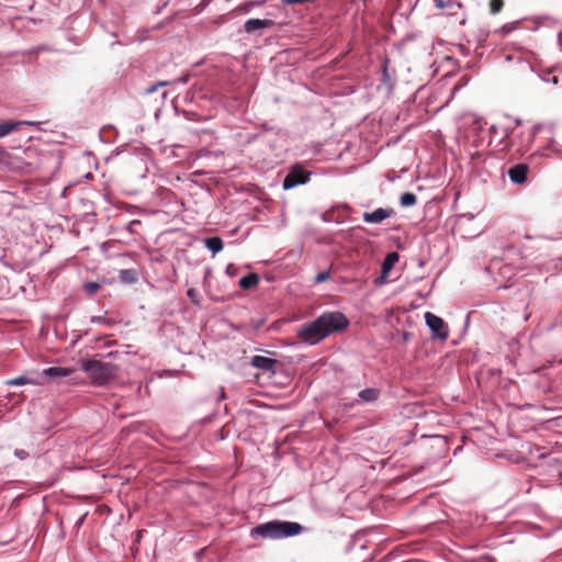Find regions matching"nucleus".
Segmentation results:
<instances>
[{
    "label": "nucleus",
    "mask_w": 562,
    "mask_h": 562,
    "mask_svg": "<svg viewBox=\"0 0 562 562\" xmlns=\"http://www.w3.org/2000/svg\"><path fill=\"white\" fill-rule=\"evenodd\" d=\"M349 321L341 312H326L315 321L303 324L297 330L301 341L314 346L336 331L346 329Z\"/></svg>",
    "instance_id": "nucleus-1"
},
{
    "label": "nucleus",
    "mask_w": 562,
    "mask_h": 562,
    "mask_svg": "<svg viewBox=\"0 0 562 562\" xmlns=\"http://www.w3.org/2000/svg\"><path fill=\"white\" fill-rule=\"evenodd\" d=\"M303 527L299 522L271 520L252 528L250 536L254 539L258 537L266 539H282L296 536L301 533Z\"/></svg>",
    "instance_id": "nucleus-2"
},
{
    "label": "nucleus",
    "mask_w": 562,
    "mask_h": 562,
    "mask_svg": "<svg viewBox=\"0 0 562 562\" xmlns=\"http://www.w3.org/2000/svg\"><path fill=\"white\" fill-rule=\"evenodd\" d=\"M538 127L533 126L529 130L521 131L517 134H513L510 138L509 137V130L505 128L502 133V140L504 142V148H507L508 151H513L519 155L527 154L530 148L531 144L535 139L536 134L538 133Z\"/></svg>",
    "instance_id": "nucleus-3"
},
{
    "label": "nucleus",
    "mask_w": 562,
    "mask_h": 562,
    "mask_svg": "<svg viewBox=\"0 0 562 562\" xmlns=\"http://www.w3.org/2000/svg\"><path fill=\"white\" fill-rule=\"evenodd\" d=\"M81 369L97 385H103L115 376V366L100 360H87Z\"/></svg>",
    "instance_id": "nucleus-4"
},
{
    "label": "nucleus",
    "mask_w": 562,
    "mask_h": 562,
    "mask_svg": "<svg viewBox=\"0 0 562 562\" xmlns=\"http://www.w3.org/2000/svg\"><path fill=\"white\" fill-rule=\"evenodd\" d=\"M426 325L431 331L432 339L447 340L449 337V328L447 323L439 316L431 312H426L425 315Z\"/></svg>",
    "instance_id": "nucleus-5"
},
{
    "label": "nucleus",
    "mask_w": 562,
    "mask_h": 562,
    "mask_svg": "<svg viewBox=\"0 0 562 562\" xmlns=\"http://www.w3.org/2000/svg\"><path fill=\"white\" fill-rule=\"evenodd\" d=\"M310 177L311 172L306 171L301 166H294L284 177L282 188L284 190H290L297 186L305 184L306 182H308Z\"/></svg>",
    "instance_id": "nucleus-6"
},
{
    "label": "nucleus",
    "mask_w": 562,
    "mask_h": 562,
    "mask_svg": "<svg viewBox=\"0 0 562 562\" xmlns=\"http://www.w3.org/2000/svg\"><path fill=\"white\" fill-rule=\"evenodd\" d=\"M508 177L515 184H524L528 179L529 167L526 164H517L509 168Z\"/></svg>",
    "instance_id": "nucleus-7"
},
{
    "label": "nucleus",
    "mask_w": 562,
    "mask_h": 562,
    "mask_svg": "<svg viewBox=\"0 0 562 562\" xmlns=\"http://www.w3.org/2000/svg\"><path fill=\"white\" fill-rule=\"evenodd\" d=\"M398 254L395 251L389 252L382 262V274L375 280L376 285H382L385 283V279L389 276L390 271L393 269L394 265L398 261Z\"/></svg>",
    "instance_id": "nucleus-8"
},
{
    "label": "nucleus",
    "mask_w": 562,
    "mask_h": 562,
    "mask_svg": "<svg viewBox=\"0 0 562 562\" xmlns=\"http://www.w3.org/2000/svg\"><path fill=\"white\" fill-rule=\"evenodd\" d=\"M394 211L392 209L379 207L373 212H364L362 218L366 223L379 224L382 223L384 220L391 217Z\"/></svg>",
    "instance_id": "nucleus-9"
},
{
    "label": "nucleus",
    "mask_w": 562,
    "mask_h": 562,
    "mask_svg": "<svg viewBox=\"0 0 562 562\" xmlns=\"http://www.w3.org/2000/svg\"><path fill=\"white\" fill-rule=\"evenodd\" d=\"M250 364L254 368L260 369L265 372L274 373L277 360L265 356H254L251 358Z\"/></svg>",
    "instance_id": "nucleus-10"
},
{
    "label": "nucleus",
    "mask_w": 562,
    "mask_h": 562,
    "mask_svg": "<svg viewBox=\"0 0 562 562\" xmlns=\"http://www.w3.org/2000/svg\"><path fill=\"white\" fill-rule=\"evenodd\" d=\"M22 125H30L34 126L37 125V123L32 121H3L0 122V138L11 134L12 132L16 131Z\"/></svg>",
    "instance_id": "nucleus-11"
},
{
    "label": "nucleus",
    "mask_w": 562,
    "mask_h": 562,
    "mask_svg": "<svg viewBox=\"0 0 562 562\" xmlns=\"http://www.w3.org/2000/svg\"><path fill=\"white\" fill-rule=\"evenodd\" d=\"M381 391L376 387H368L358 393V400L353 404H371L379 400Z\"/></svg>",
    "instance_id": "nucleus-12"
},
{
    "label": "nucleus",
    "mask_w": 562,
    "mask_h": 562,
    "mask_svg": "<svg viewBox=\"0 0 562 562\" xmlns=\"http://www.w3.org/2000/svg\"><path fill=\"white\" fill-rule=\"evenodd\" d=\"M272 25V20L250 19L246 21L244 27L247 33H252L256 30L271 27Z\"/></svg>",
    "instance_id": "nucleus-13"
},
{
    "label": "nucleus",
    "mask_w": 562,
    "mask_h": 562,
    "mask_svg": "<svg viewBox=\"0 0 562 562\" xmlns=\"http://www.w3.org/2000/svg\"><path fill=\"white\" fill-rule=\"evenodd\" d=\"M74 369L70 368H63V367H49L47 369H44L42 371V375L48 376L52 379L61 378V376H68L71 373H74Z\"/></svg>",
    "instance_id": "nucleus-14"
},
{
    "label": "nucleus",
    "mask_w": 562,
    "mask_h": 562,
    "mask_svg": "<svg viewBox=\"0 0 562 562\" xmlns=\"http://www.w3.org/2000/svg\"><path fill=\"white\" fill-rule=\"evenodd\" d=\"M44 382L36 379H29L25 375H20L16 378H13L11 380L7 381L8 385L12 386H19V385H25V384H32V385H42Z\"/></svg>",
    "instance_id": "nucleus-15"
},
{
    "label": "nucleus",
    "mask_w": 562,
    "mask_h": 562,
    "mask_svg": "<svg viewBox=\"0 0 562 562\" xmlns=\"http://www.w3.org/2000/svg\"><path fill=\"white\" fill-rule=\"evenodd\" d=\"M205 247L213 254L216 255L220 251H222L224 245L222 238L215 236V237H209L204 240Z\"/></svg>",
    "instance_id": "nucleus-16"
},
{
    "label": "nucleus",
    "mask_w": 562,
    "mask_h": 562,
    "mask_svg": "<svg viewBox=\"0 0 562 562\" xmlns=\"http://www.w3.org/2000/svg\"><path fill=\"white\" fill-rule=\"evenodd\" d=\"M259 282V277L256 273H248L239 280V286L244 290L256 286Z\"/></svg>",
    "instance_id": "nucleus-17"
},
{
    "label": "nucleus",
    "mask_w": 562,
    "mask_h": 562,
    "mask_svg": "<svg viewBox=\"0 0 562 562\" xmlns=\"http://www.w3.org/2000/svg\"><path fill=\"white\" fill-rule=\"evenodd\" d=\"M435 7L439 10H443L447 8L456 7L458 9L462 8V3L456 0H434Z\"/></svg>",
    "instance_id": "nucleus-18"
},
{
    "label": "nucleus",
    "mask_w": 562,
    "mask_h": 562,
    "mask_svg": "<svg viewBox=\"0 0 562 562\" xmlns=\"http://www.w3.org/2000/svg\"><path fill=\"white\" fill-rule=\"evenodd\" d=\"M417 202V196L412 192H405L401 195L400 203L404 207H409L415 205Z\"/></svg>",
    "instance_id": "nucleus-19"
},
{
    "label": "nucleus",
    "mask_w": 562,
    "mask_h": 562,
    "mask_svg": "<svg viewBox=\"0 0 562 562\" xmlns=\"http://www.w3.org/2000/svg\"><path fill=\"white\" fill-rule=\"evenodd\" d=\"M469 82V79L467 77H462L459 82H456L452 85L451 89H450V99H452L454 97V94L457 93V91H459L461 88H463L464 86H467Z\"/></svg>",
    "instance_id": "nucleus-20"
},
{
    "label": "nucleus",
    "mask_w": 562,
    "mask_h": 562,
    "mask_svg": "<svg viewBox=\"0 0 562 562\" xmlns=\"http://www.w3.org/2000/svg\"><path fill=\"white\" fill-rule=\"evenodd\" d=\"M539 77L542 81L558 85L559 78L554 75V72H539Z\"/></svg>",
    "instance_id": "nucleus-21"
},
{
    "label": "nucleus",
    "mask_w": 562,
    "mask_h": 562,
    "mask_svg": "<svg viewBox=\"0 0 562 562\" xmlns=\"http://www.w3.org/2000/svg\"><path fill=\"white\" fill-rule=\"evenodd\" d=\"M504 7V0H491L490 1V12L492 14H497L502 11Z\"/></svg>",
    "instance_id": "nucleus-22"
},
{
    "label": "nucleus",
    "mask_w": 562,
    "mask_h": 562,
    "mask_svg": "<svg viewBox=\"0 0 562 562\" xmlns=\"http://www.w3.org/2000/svg\"><path fill=\"white\" fill-rule=\"evenodd\" d=\"M329 278H330L329 271H322L316 274L315 283H322L324 281H327Z\"/></svg>",
    "instance_id": "nucleus-23"
},
{
    "label": "nucleus",
    "mask_w": 562,
    "mask_h": 562,
    "mask_svg": "<svg viewBox=\"0 0 562 562\" xmlns=\"http://www.w3.org/2000/svg\"><path fill=\"white\" fill-rule=\"evenodd\" d=\"M99 289V284L95 283V282H88L85 284V290L89 293V294H93L98 291Z\"/></svg>",
    "instance_id": "nucleus-24"
},
{
    "label": "nucleus",
    "mask_w": 562,
    "mask_h": 562,
    "mask_svg": "<svg viewBox=\"0 0 562 562\" xmlns=\"http://www.w3.org/2000/svg\"><path fill=\"white\" fill-rule=\"evenodd\" d=\"M14 456L19 459V460H25L29 458V452L24 449H15L14 450Z\"/></svg>",
    "instance_id": "nucleus-25"
},
{
    "label": "nucleus",
    "mask_w": 562,
    "mask_h": 562,
    "mask_svg": "<svg viewBox=\"0 0 562 562\" xmlns=\"http://www.w3.org/2000/svg\"><path fill=\"white\" fill-rule=\"evenodd\" d=\"M456 72H446L445 76H442V78L440 79V82L443 85V86H448L451 83V80L453 79V75Z\"/></svg>",
    "instance_id": "nucleus-26"
},
{
    "label": "nucleus",
    "mask_w": 562,
    "mask_h": 562,
    "mask_svg": "<svg viewBox=\"0 0 562 562\" xmlns=\"http://www.w3.org/2000/svg\"><path fill=\"white\" fill-rule=\"evenodd\" d=\"M187 296L192 301V303L198 304V291L195 289H189L187 291Z\"/></svg>",
    "instance_id": "nucleus-27"
},
{
    "label": "nucleus",
    "mask_w": 562,
    "mask_h": 562,
    "mask_svg": "<svg viewBox=\"0 0 562 562\" xmlns=\"http://www.w3.org/2000/svg\"><path fill=\"white\" fill-rule=\"evenodd\" d=\"M91 323L110 325V322L103 316H92Z\"/></svg>",
    "instance_id": "nucleus-28"
},
{
    "label": "nucleus",
    "mask_w": 562,
    "mask_h": 562,
    "mask_svg": "<svg viewBox=\"0 0 562 562\" xmlns=\"http://www.w3.org/2000/svg\"><path fill=\"white\" fill-rule=\"evenodd\" d=\"M307 0H283L284 4L293 5V4H301L306 2Z\"/></svg>",
    "instance_id": "nucleus-29"
},
{
    "label": "nucleus",
    "mask_w": 562,
    "mask_h": 562,
    "mask_svg": "<svg viewBox=\"0 0 562 562\" xmlns=\"http://www.w3.org/2000/svg\"><path fill=\"white\" fill-rule=\"evenodd\" d=\"M497 132H498V127L496 125H492L490 127V136H491V142L490 143L493 142V138L497 134Z\"/></svg>",
    "instance_id": "nucleus-30"
},
{
    "label": "nucleus",
    "mask_w": 562,
    "mask_h": 562,
    "mask_svg": "<svg viewBox=\"0 0 562 562\" xmlns=\"http://www.w3.org/2000/svg\"><path fill=\"white\" fill-rule=\"evenodd\" d=\"M177 81L179 82H182V83H186L188 81V76H182L181 78H179Z\"/></svg>",
    "instance_id": "nucleus-31"
},
{
    "label": "nucleus",
    "mask_w": 562,
    "mask_h": 562,
    "mask_svg": "<svg viewBox=\"0 0 562 562\" xmlns=\"http://www.w3.org/2000/svg\"><path fill=\"white\" fill-rule=\"evenodd\" d=\"M389 75H390V72H387V71L382 72V76H383V80H384V81H386V80H389V79H390V78H389Z\"/></svg>",
    "instance_id": "nucleus-32"
},
{
    "label": "nucleus",
    "mask_w": 562,
    "mask_h": 562,
    "mask_svg": "<svg viewBox=\"0 0 562 562\" xmlns=\"http://www.w3.org/2000/svg\"><path fill=\"white\" fill-rule=\"evenodd\" d=\"M121 273L122 274H128V273H132V271L131 270H123Z\"/></svg>",
    "instance_id": "nucleus-33"
},
{
    "label": "nucleus",
    "mask_w": 562,
    "mask_h": 562,
    "mask_svg": "<svg viewBox=\"0 0 562 562\" xmlns=\"http://www.w3.org/2000/svg\"><path fill=\"white\" fill-rule=\"evenodd\" d=\"M134 224H139V221H132V222L130 223V226H132V225H134Z\"/></svg>",
    "instance_id": "nucleus-34"
},
{
    "label": "nucleus",
    "mask_w": 562,
    "mask_h": 562,
    "mask_svg": "<svg viewBox=\"0 0 562 562\" xmlns=\"http://www.w3.org/2000/svg\"><path fill=\"white\" fill-rule=\"evenodd\" d=\"M158 85H159V86H166V85H168V82H167V81H161V82H159Z\"/></svg>",
    "instance_id": "nucleus-35"
},
{
    "label": "nucleus",
    "mask_w": 562,
    "mask_h": 562,
    "mask_svg": "<svg viewBox=\"0 0 562 562\" xmlns=\"http://www.w3.org/2000/svg\"><path fill=\"white\" fill-rule=\"evenodd\" d=\"M148 92L155 91V87L147 89Z\"/></svg>",
    "instance_id": "nucleus-36"
}]
</instances>
